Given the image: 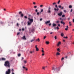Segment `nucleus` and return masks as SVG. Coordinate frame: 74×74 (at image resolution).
<instances>
[{
    "mask_svg": "<svg viewBox=\"0 0 74 74\" xmlns=\"http://www.w3.org/2000/svg\"><path fill=\"white\" fill-rule=\"evenodd\" d=\"M52 70L53 71L54 73H58L60 71V68L54 66L52 67Z\"/></svg>",
    "mask_w": 74,
    "mask_h": 74,
    "instance_id": "obj_1",
    "label": "nucleus"
},
{
    "mask_svg": "<svg viewBox=\"0 0 74 74\" xmlns=\"http://www.w3.org/2000/svg\"><path fill=\"white\" fill-rule=\"evenodd\" d=\"M4 66L5 67H10V62L9 61H7L5 62Z\"/></svg>",
    "mask_w": 74,
    "mask_h": 74,
    "instance_id": "obj_2",
    "label": "nucleus"
},
{
    "mask_svg": "<svg viewBox=\"0 0 74 74\" xmlns=\"http://www.w3.org/2000/svg\"><path fill=\"white\" fill-rule=\"evenodd\" d=\"M10 73H11V70L10 69H8V71H6L5 74H10Z\"/></svg>",
    "mask_w": 74,
    "mask_h": 74,
    "instance_id": "obj_3",
    "label": "nucleus"
},
{
    "mask_svg": "<svg viewBox=\"0 0 74 74\" xmlns=\"http://www.w3.org/2000/svg\"><path fill=\"white\" fill-rule=\"evenodd\" d=\"M28 19L30 21V22L33 23V18H28Z\"/></svg>",
    "mask_w": 74,
    "mask_h": 74,
    "instance_id": "obj_4",
    "label": "nucleus"
},
{
    "mask_svg": "<svg viewBox=\"0 0 74 74\" xmlns=\"http://www.w3.org/2000/svg\"><path fill=\"white\" fill-rule=\"evenodd\" d=\"M51 8L50 7H49L48 9V10L47 11V13L49 14H50L51 12Z\"/></svg>",
    "mask_w": 74,
    "mask_h": 74,
    "instance_id": "obj_5",
    "label": "nucleus"
},
{
    "mask_svg": "<svg viewBox=\"0 0 74 74\" xmlns=\"http://www.w3.org/2000/svg\"><path fill=\"white\" fill-rule=\"evenodd\" d=\"M19 14H20L21 15V17H23V14L22 13V12H20Z\"/></svg>",
    "mask_w": 74,
    "mask_h": 74,
    "instance_id": "obj_6",
    "label": "nucleus"
},
{
    "mask_svg": "<svg viewBox=\"0 0 74 74\" xmlns=\"http://www.w3.org/2000/svg\"><path fill=\"white\" fill-rule=\"evenodd\" d=\"M53 26H52V27H55V26H56V24H55L54 23H53L52 24Z\"/></svg>",
    "mask_w": 74,
    "mask_h": 74,
    "instance_id": "obj_7",
    "label": "nucleus"
},
{
    "mask_svg": "<svg viewBox=\"0 0 74 74\" xmlns=\"http://www.w3.org/2000/svg\"><path fill=\"white\" fill-rule=\"evenodd\" d=\"M50 22H51V21H50V20H49V21H48L46 22H45V24H46V25H47V24H48V23H50Z\"/></svg>",
    "mask_w": 74,
    "mask_h": 74,
    "instance_id": "obj_8",
    "label": "nucleus"
},
{
    "mask_svg": "<svg viewBox=\"0 0 74 74\" xmlns=\"http://www.w3.org/2000/svg\"><path fill=\"white\" fill-rule=\"evenodd\" d=\"M32 23H31V22L29 21H28L27 22V25H28L29 26H30V25H31Z\"/></svg>",
    "mask_w": 74,
    "mask_h": 74,
    "instance_id": "obj_9",
    "label": "nucleus"
},
{
    "mask_svg": "<svg viewBox=\"0 0 74 74\" xmlns=\"http://www.w3.org/2000/svg\"><path fill=\"white\" fill-rule=\"evenodd\" d=\"M58 15H59V16H62V12H61L60 13L58 14Z\"/></svg>",
    "mask_w": 74,
    "mask_h": 74,
    "instance_id": "obj_10",
    "label": "nucleus"
},
{
    "mask_svg": "<svg viewBox=\"0 0 74 74\" xmlns=\"http://www.w3.org/2000/svg\"><path fill=\"white\" fill-rule=\"evenodd\" d=\"M60 23H61V24H63V25H65V23L63 21V20H62L61 21Z\"/></svg>",
    "mask_w": 74,
    "mask_h": 74,
    "instance_id": "obj_11",
    "label": "nucleus"
},
{
    "mask_svg": "<svg viewBox=\"0 0 74 74\" xmlns=\"http://www.w3.org/2000/svg\"><path fill=\"white\" fill-rule=\"evenodd\" d=\"M22 38L24 40H26V38L25 36H23Z\"/></svg>",
    "mask_w": 74,
    "mask_h": 74,
    "instance_id": "obj_12",
    "label": "nucleus"
},
{
    "mask_svg": "<svg viewBox=\"0 0 74 74\" xmlns=\"http://www.w3.org/2000/svg\"><path fill=\"white\" fill-rule=\"evenodd\" d=\"M60 44H61V42H59L57 45V46H59V45H60Z\"/></svg>",
    "mask_w": 74,
    "mask_h": 74,
    "instance_id": "obj_13",
    "label": "nucleus"
},
{
    "mask_svg": "<svg viewBox=\"0 0 74 74\" xmlns=\"http://www.w3.org/2000/svg\"><path fill=\"white\" fill-rule=\"evenodd\" d=\"M57 51H58V52H60V49H59V48H58V49H57Z\"/></svg>",
    "mask_w": 74,
    "mask_h": 74,
    "instance_id": "obj_14",
    "label": "nucleus"
},
{
    "mask_svg": "<svg viewBox=\"0 0 74 74\" xmlns=\"http://www.w3.org/2000/svg\"><path fill=\"white\" fill-rule=\"evenodd\" d=\"M54 10L55 11H59V9L58 8H57V9H56V8H54Z\"/></svg>",
    "mask_w": 74,
    "mask_h": 74,
    "instance_id": "obj_15",
    "label": "nucleus"
},
{
    "mask_svg": "<svg viewBox=\"0 0 74 74\" xmlns=\"http://www.w3.org/2000/svg\"><path fill=\"white\" fill-rule=\"evenodd\" d=\"M68 28H69V26H67L66 28L65 29V30H68Z\"/></svg>",
    "mask_w": 74,
    "mask_h": 74,
    "instance_id": "obj_16",
    "label": "nucleus"
},
{
    "mask_svg": "<svg viewBox=\"0 0 74 74\" xmlns=\"http://www.w3.org/2000/svg\"><path fill=\"white\" fill-rule=\"evenodd\" d=\"M5 58H2L1 60H5Z\"/></svg>",
    "mask_w": 74,
    "mask_h": 74,
    "instance_id": "obj_17",
    "label": "nucleus"
},
{
    "mask_svg": "<svg viewBox=\"0 0 74 74\" xmlns=\"http://www.w3.org/2000/svg\"><path fill=\"white\" fill-rule=\"evenodd\" d=\"M46 43L47 44H49V42L48 41H46Z\"/></svg>",
    "mask_w": 74,
    "mask_h": 74,
    "instance_id": "obj_18",
    "label": "nucleus"
},
{
    "mask_svg": "<svg viewBox=\"0 0 74 74\" xmlns=\"http://www.w3.org/2000/svg\"><path fill=\"white\" fill-rule=\"evenodd\" d=\"M36 51H39V49L38 48H36Z\"/></svg>",
    "mask_w": 74,
    "mask_h": 74,
    "instance_id": "obj_19",
    "label": "nucleus"
},
{
    "mask_svg": "<svg viewBox=\"0 0 74 74\" xmlns=\"http://www.w3.org/2000/svg\"><path fill=\"white\" fill-rule=\"evenodd\" d=\"M60 55V53L58 52L56 54V55Z\"/></svg>",
    "mask_w": 74,
    "mask_h": 74,
    "instance_id": "obj_20",
    "label": "nucleus"
},
{
    "mask_svg": "<svg viewBox=\"0 0 74 74\" xmlns=\"http://www.w3.org/2000/svg\"><path fill=\"white\" fill-rule=\"evenodd\" d=\"M72 7H73V6L71 5H70L69 6V8H72Z\"/></svg>",
    "mask_w": 74,
    "mask_h": 74,
    "instance_id": "obj_21",
    "label": "nucleus"
},
{
    "mask_svg": "<svg viewBox=\"0 0 74 74\" xmlns=\"http://www.w3.org/2000/svg\"><path fill=\"white\" fill-rule=\"evenodd\" d=\"M14 60V58H11V62H12V61H13V60Z\"/></svg>",
    "mask_w": 74,
    "mask_h": 74,
    "instance_id": "obj_22",
    "label": "nucleus"
},
{
    "mask_svg": "<svg viewBox=\"0 0 74 74\" xmlns=\"http://www.w3.org/2000/svg\"><path fill=\"white\" fill-rule=\"evenodd\" d=\"M34 29H33L31 30V32H34Z\"/></svg>",
    "mask_w": 74,
    "mask_h": 74,
    "instance_id": "obj_23",
    "label": "nucleus"
},
{
    "mask_svg": "<svg viewBox=\"0 0 74 74\" xmlns=\"http://www.w3.org/2000/svg\"><path fill=\"white\" fill-rule=\"evenodd\" d=\"M64 36V34H63V33H62L61 34V36L63 37Z\"/></svg>",
    "mask_w": 74,
    "mask_h": 74,
    "instance_id": "obj_24",
    "label": "nucleus"
},
{
    "mask_svg": "<svg viewBox=\"0 0 74 74\" xmlns=\"http://www.w3.org/2000/svg\"><path fill=\"white\" fill-rule=\"evenodd\" d=\"M24 63L26 64V63H27V61L26 60H24Z\"/></svg>",
    "mask_w": 74,
    "mask_h": 74,
    "instance_id": "obj_25",
    "label": "nucleus"
},
{
    "mask_svg": "<svg viewBox=\"0 0 74 74\" xmlns=\"http://www.w3.org/2000/svg\"><path fill=\"white\" fill-rule=\"evenodd\" d=\"M60 0H59L58 2V4H60Z\"/></svg>",
    "mask_w": 74,
    "mask_h": 74,
    "instance_id": "obj_26",
    "label": "nucleus"
},
{
    "mask_svg": "<svg viewBox=\"0 0 74 74\" xmlns=\"http://www.w3.org/2000/svg\"><path fill=\"white\" fill-rule=\"evenodd\" d=\"M64 12H65V13H66L67 12V11H66V10H64Z\"/></svg>",
    "mask_w": 74,
    "mask_h": 74,
    "instance_id": "obj_27",
    "label": "nucleus"
},
{
    "mask_svg": "<svg viewBox=\"0 0 74 74\" xmlns=\"http://www.w3.org/2000/svg\"><path fill=\"white\" fill-rule=\"evenodd\" d=\"M54 38L55 40H56L57 39V36H55Z\"/></svg>",
    "mask_w": 74,
    "mask_h": 74,
    "instance_id": "obj_28",
    "label": "nucleus"
},
{
    "mask_svg": "<svg viewBox=\"0 0 74 74\" xmlns=\"http://www.w3.org/2000/svg\"><path fill=\"white\" fill-rule=\"evenodd\" d=\"M24 18L25 19H27V16H24Z\"/></svg>",
    "mask_w": 74,
    "mask_h": 74,
    "instance_id": "obj_29",
    "label": "nucleus"
},
{
    "mask_svg": "<svg viewBox=\"0 0 74 74\" xmlns=\"http://www.w3.org/2000/svg\"><path fill=\"white\" fill-rule=\"evenodd\" d=\"M56 4V3H53V5H55Z\"/></svg>",
    "mask_w": 74,
    "mask_h": 74,
    "instance_id": "obj_30",
    "label": "nucleus"
},
{
    "mask_svg": "<svg viewBox=\"0 0 74 74\" xmlns=\"http://www.w3.org/2000/svg\"><path fill=\"white\" fill-rule=\"evenodd\" d=\"M64 38H66L67 39L68 38V37L67 36L64 37Z\"/></svg>",
    "mask_w": 74,
    "mask_h": 74,
    "instance_id": "obj_31",
    "label": "nucleus"
},
{
    "mask_svg": "<svg viewBox=\"0 0 74 74\" xmlns=\"http://www.w3.org/2000/svg\"><path fill=\"white\" fill-rule=\"evenodd\" d=\"M37 46H38L37 45H35V48L36 49V48H38V47H37Z\"/></svg>",
    "mask_w": 74,
    "mask_h": 74,
    "instance_id": "obj_32",
    "label": "nucleus"
},
{
    "mask_svg": "<svg viewBox=\"0 0 74 74\" xmlns=\"http://www.w3.org/2000/svg\"><path fill=\"white\" fill-rule=\"evenodd\" d=\"M34 39H32V40H31V42H32L34 41Z\"/></svg>",
    "mask_w": 74,
    "mask_h": 74,
    "instance_id": "obj_33",
    "label": "nucleus"
},
{
    "mask_svg": "<svg viewBox=\"0 0 74 74\" xmlns=\"http://www.w3.org/2000/svg\"><path fill=\"white\" fill-rule=\"evenodd\" d=\"M69 24H70L69 26H71V22L70 21L69 22Z\"/></svg>",
    "mask_w": 74,
    "mask_h": 74,
    "instance_id": "obj_34",
    "label": "nucleus"
},
{
    "mask_svg": "<svg viewBox=\"0 0 74 74\" xmlns=\"http://www.w3.org/2000/svg\"><path fill=\"white\" fill-rule=\"evenodd\" d=\"M37 15H40V13H39V12H37Z\"/></svg>",
    "mask_w": 74,
    "mask_h": 74,
    "instance_id": "obj_35",
    "label": "nucleus"
},
{
    "mask_svg": "<svg viewBox=\"0 0 74 74\" xmlns=\"http://www.w3.org/2000/svg\"><path fill=\"white\" fill-rule=\"evenodd\" d=\"M36 40V41H38H38L39 42V41H40V39H39V38H38Z\"/></svg>",
    "mask_w": 74,
    "mask_h": 74,
    "instance_id": "obj_36",
    "label": "nucleus"
},
{
    "mask_svg": "<svg viewBox=\"0 0 74 74\" xmlns=\"http://www.w3.org/2000/svg\"><path fill=\"white\" fill-rule=\"evenodd\" d=\"M33 51H30V53H31V54H32V53H33Z\"/></svg>",
    "mask_w": 74,
    "mask_h": 74,
    "instance_id": "obj_37",
    "label": "nucleus"
},
{
    "mask_svg": "<svg viewBox=\"0 0 74 74\" xmlns=\"http://www.w3.org/2000/svg\"><path fill=\"white\" fill-rule=\"evenodd\" d=\"M42 53H44V51L43 50H42Z\"/></svg>",
    "mask_w": 74,
    "mask_h": 74,
    "instance_id": "obj_38",
    "label": "nucleus"
},
{
    "mask_svg": "<svg viewBox=\"0 0 74 74\" xmlns=\"http://www.w3.org/2000/svg\"><path fill=\"white\" fill-rule=\"evenodd\" d=\"M23 69H26V67H25L24 66H23Z\"/></svg>",
    "mask_w": 74,
    "mask_h": 74,
    "instance_id": "obj_39",
    "label": "nucleus"
},
{
    "mask_svg": "<svg viewBox=\"0 0 74 74\" xmlns=\"http://www.w3.org/2000/svg\"><path fill=\"white\" fill-rule=\"evenodd\" d=\"M19 24L18 23H17L16 24L17 26H19Z\"/></svg>",
    "mask_w": 74,
    "mask_h": 74,
    "instance_id": "obj_40",
    "label": "nucleus"
},
{
    "mask_svg": "<svg viewBox=\"0 0 74 74\" xmlns=\"http://www.w3.org/2000/svg\"><path fill=\"white\" fill-rule=\"evenodd\" d=\"M36 4V2H34L33 3V4H34V5H35V4Z\"/></svg>",
    "mask_w": 74,
    "mask_h": 74,
    "instance_id": "obj_41",
    "label": "nucleus"
},
{
    "mask_svg": "<svg viewBox=\"0 0 74 74\" xmlns=\"http://www.w3.org/2000/svg\"><path fill=\"white\" fill-rule=\"evenodd\" d=\"M58 7L59 8H61L62 7V6H61V5H59L58 6Z\"/></svg>",
    "mask_w": 74,
    "mask_h": 74,
    "instance_id": "obj_42",
    "label": "nucleus"
},
{
    "mask_svg": "<svg viewBox=\"0 0 74 74\" xmlns=\"http://www.w3.org/2000/svg\"><path fill=\"white\" fill-rule=\"evenodd\" d=\"M55 7L57 8H58V5H56Z\"/></svg>",
    "mask_w": 74,
    "mask_h": 74,
    "instance_id": "obj_43",
    "label": "nucleus"
},
{
    "mask_svg": "<svg viewBox=\"0 0 74 74\" xmlns=\"http://www.w3.org/2000/svg\"><path fill=\"white\" fill-rule=\"evenodd\" d=\"M19 34H20V32L17 33V35H19Z\"/></svg>",
    "mask_w": 74,
    "mask_h": 74,
    "instance_id": "obj_44",
    "label": "nucleus"
},
{
    "mask_svg": "<svg viewBox=\"0 0 74 74\" xmlns=\"http://www.w3.org/2000/svg\"><path fill=\"white\" fill-rule=\"evenodd\" d=\"M21 55V54H18V56H20Z\"/></svg>",
    "mask_w": 74,
    "mask_h": 74,
    "instance_id": "obj_45",
    "label": "nucleus"
},
{
    "mask_svg": "<svg viewBox=\"0 0 74 74\" xmlns=\"http://www.w3.org/2000/svg\"><path fill=\"white\" fill-rule=\"evenodd\" d=\"M56 29H57L58 30H59V28L58 27H56Z\"/></svg>",
    "mask_w": 74,
    "mask_h": 74,
    "instance_id": "obj_46",
    "label": "nucleus"
},
{
    "mask_svg": "<svg viewBox=\"0 0 74 74\" xmlns=\"http://www.w3.org/2000/svg\"><path fill=\"white\" fill-rule=\"evenodd\" d=\"M38 11V10L37 9H36L35 10V12H37Z\"/></svg>",
    "mask_w": 74,
    "mask_h": 74,
    "instance_id": "obj_47",
    "label": "nucleus"
},
{
    "mask_svg": "<svg viewBox=\"0 0 74 74\" xmlns=\"http://www.w3.org/2000/svg\"><path fill=\"white\" fill-rule=\"evenodd\" d=\"M43 7V5H41L40 6V7Z\"/></svg>",
    "mask_w": 74,
    "mask_h": 74,
    "instance_id": "obj_48",
    "label": "nucleus"
},
{
    "mask_svg": "<svg viewBox=\"0 0 74 74\" xmlns=\"http://www.w3.org/2000/svg\"><path fill=\"white\" fill-rule=\"evenodd\" d=\"M34 7L35 8H36L37 6H34Z\"/></svg>",
    "mask_w": 74,
    "mask_h": 74,
    "instance_id": "obj_49",
    "label": "nucleus"
},
{
    "mask_svg": "<svg viewBox=\"0 0 74 74\" xmlns=\"http://www.w3.org/2000/svg\"><path fill=\"white\" fill-rule=\"evenodd\" d=\"M64 8V7H62L61 8V9L62 10H63Z\"/></svg>",
    "mask_w": 74,
    "mask_h": 74,
    "instance_id": "obj_50",
    "label": "nucleus"
},
{
    "mask_svg": "<svg viewBox=\"0 0 74 74\" xmlns=\"http://www.w3.org/2000/svg\"><path fill=\"white\" fill-rule=\"evenodd\" d=\"M41 12H43V9H41L40 10Z\"/></svg>",
    "mask_w": 74,
    "mask_h": 74,
    "instance_id": "obj_51",
    "label": "nucleus"
},
{
    "mask_svg": "<svg viewBox=\"0 0 74 74\" xmlns=\"http://www.w3.org/2000/svg\"><path fill=\"white\" fill-rule=\"evenodd\" d=\"M65 16V15H63L62 16V17H64Z\"/></svg>",
    "mask_w": 74,
    "mask_h": 74,
    "instance_id": "obj_52",
    "label": "nucleus"
},
{
    "mask_svg": "<svg viewBox=\"0 0 74 74\" xmlns=\"http://www.w3.org/2000/svg\"><path fill=\"white\" fill-rule=\"evenodd\" d=\"M46 37H47V36H45L44 37V39H45V38H46Z\"/></svg>",
    "mask_w": 74,
    "mask_h": 74,
    "instance_id": "obj_53",
    "label": "nucleus"
},
{
    "mask_svg": "<svg viewBox=\"0 0 74 74\" xmlns=\"http://www.w3.org/2000/svg\"><path fill=\"white\" fill-rule=\"evenodd\" d=\"M56 23H59V21H58L56 22Z\"/></svg>",
    "mask_w": 74,
    "mask_h": 74,
    "instance_id": "obj_54",
    "label": "nucleus"
},
{
    "mask_svg": "<svg viewBox=\"0 0 74 74\" xmlns=\"http://www.w3.org/2000/svg\"><path fill=\"white\" fill-rule=\"evenodd\" d=\"M64 60V58H62L61 59V60Z\"/></svg>",
    "mask_w": 74,
    "mask_h": 74,
    "instance_id": "obj_55",
    "label": "nucleus"
},
{
    "mask_svg": "<svg viewBox=\"0 0 74 74\" xmlns=\"http://www.w3.org/2000/svg\"><path fill=\"white\" fill-rule=\"evenodd\" d=\"M58 26H59V27H60V25L59 24H58Z\"/></svg>",
    "mask_w": 74,
    "mask_h": 74,
    "instance_id": "obj_56",
    "label": "nucleus"
},
{
    "mask_svg": "<svg viewBox=\"0 0 74 74\" xmlns=\"http://www.w3.org/2000/svg\"><path fill=\"white\" fill-rule=\"evenodd\" d=\"M73 11V9H71V10L70 12H72Z\"/></svg>",
    "mask_w": 74,
    "mask_h": 74,
    "instance_id": "obj_57",
    "label": "nucleus"
},
{
    "mask_svg": "<svg viewBox=\"0 0 74 74\" xmlns=\"http://www.w3.org/2000/svg\"><path fill=\"white\" fill-rule=\"evenodd\" d=\"M42 69H43V70H45V67H42Z\"/></svg>",
    "mask_w": 74,
    "mask_h": 74,
    "instance_id": "obj_58",
    "label": "nucleus"
},
{
    "mask_svg": "<svg viewBox=\"0 0 74 74\" xmlns=\"http://www.w3.org/2000/svg\"><path fill=\"white\" fill-rule=\"evenodd\" d=\"M51 23H50L49 24V26H51Z\"/></svg>",
    "mask_w": 74,
    "mask_h": 74,
    "instance_id": "obj_59",
    "label": "nucleus"
},
{
    "mask_svg": "<svg viewBox=\"0 0 74 74\" xmlns=\"http://www.w3.org/2000/svg\"><path fill=\"white\" fill-rule=\"evenodd\" d=\"M45 54L44 53H42V56H44Z\"/></svg>",
    "mask_w": 74,
    "mask_h": 74,
    "instance_id": "obj_60",
    "label": "nucleus"
},
{
    "mask_svg": "<svg viewBox=\"0 0 74 74\" xmlns=\"http://www.w3.org/2000/svg\"><path fill=\"white\" fill-rule=\"evenodd\" d=\"M42 18H40V21H42Z\"/></svg>",
    "mask_w": 74,
    "mask_h": 74,
    "instance_id": "obj_61",
    "label": "nucleus"
},
{
    "mask_svg": "<svg viewBox=\"0 0 74 74\" xmlns=\"http://www.w3.org/2000/svg\"><path fill=\"white\" fill-rule=\"evenodd\" d=\"M25 69V70H26V71H27V70H28L27 69V68H26V69Z\"/></svg>",
    "mask_w": 74,
    "mask_h": 74,
    "instance_id": "obj_62",
    "label": "nucleus"
},
{
    "mask_svg": "<svg viewBox=\"0 0 74 74\" xmlns=\"http://www.w3.org/2000/svg\"><path fill=\"white\" fill-rule=\"evenodd\" d=\"M12 72H13V71H14V69H12Z\"/></svg>",
    "mask_w": 74,
    "mask_h": 74,
    "instance_id": "obj_63",
    "label": "nucleus"
},
{
    "mask_svg": "<svg viewBox=\"0 0 74 74\" xmlns=\"http://www.w3.org/2000/svg\"><path fill=\"white\" fill-rule=\"evenodd\" d=\"M73 22H74V19H73Z\"/></svg>",
    "mask_w": 74,
    "mask_h": 74,
    "instance_id": "obj_64",
    "label": "nucleus"
}]
</instances>
